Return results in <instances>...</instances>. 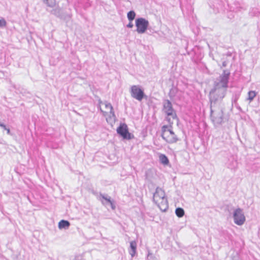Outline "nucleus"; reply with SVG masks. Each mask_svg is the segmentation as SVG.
<instances>
[{
    "mask_svg": "<svg viewBox=\"0 0 260 260\" xmlns=\"http://www.w3.org/2000/svg\"><path fill=\"white\" fill-rule=\"evenodd\" d=\"M43 2L47 7L50 8H53L56 4V0H43Z\"/></svg>",
    "mask_w": 260,
    "mask_h": 260,
    "instance_id": "17",
    "label": "nucleus"
},
{
    "mask_svg": "<svg viewBox=\"0 0 260 260\" xmlns=\"http://www.w3.org/2000/svg\"><path fill=\"white\" fill-rule=\"evenodd\" d=\"M249 13L251 15L256 16L258 15V14L260 13V12L258 11L257 8H253L250 10Z\"/></svg>",
    "mask_w": 260,
    "mask_h": 260,
    "instance_id": "22",
    "label": "nucleus"
},
{
    "mask_svg": "<svg viewBox=\"0 0 260 260\" xmlns=\"http://www.w3.org/2000/svg\"><path fill=\"white\" fill-rule=\"evenodd\" d=\"M137 251V243L135 241H132L130 242V246L128 249V252L131 256L134 257Z\"/></svg>",
    "mask_w": 260,
    "mask_h": 260,
    "instance_id": "13",
    "label": "nucleus"
},
{
    "mask_svg": "<svg viewBox=\"0 0 260 260\" xmlns=\"http://www.w3.org/2000/svg\"><path fill=\"white\" fill-rule=\"evenodd\" d=\"M51 13L57 18L67 22L69 21L72 16L71 13H68L64 9L58 6L52 9L51 11Z\"/></svg>",
    "mask_w": 260,
    "mask_h": 260,
    "instance_id": "6",
    "label": "nucleus"
},
{
    "mask_svg": "<svg viewBox=\"0 0 260 260\" xmlns=\"http://www.w3.org/2000/svg\"><path fill=\"white\" fill-rule=\"evenodd\" d=\"M3 128L4 130H6L7 131V134L9 135L12 136V134H11L10 132V129L9 128H8L5 124H4V127H1Z\"/></svg>",
    "mask_w": 260,
    "mask_h": 260,
    "instance_id": "26",
    "label": "nucleus"
},
{
    "mask_svg": "<svg viewBox=\"0 0 260 260\" xmlns=\"http://www.w3.org/2000/svg\"><path fill=\"white\" fill-rule=\"evenodd\" d=\"M117 133L124 140H129L134 138L133 135L128 132L127 125L125 123H120L117 127Z\"/></svg>",
    "mask_w": 260,
    "mask_h": 260,
    "instance_id": "8",
    "label": "nucleus"
},
{
    "mask_svg": "<svg viewBox=\"0 0 260 260\" xmlns=\"http://www.w3.org/2000/svg\"><path fill=\"white\" fill-rule=\"evenodd\" d=\"M105 105L106 109L109 108L110 109V113L112 115V116L115 117V113L114 112L113 108L112 105L107 102L105 103Z\"/></svg>",
    "mask_w": 260,
    "mask_h": 260,
    "instance_id": "21",
    "label": "nucleus"
},
{
    "mask_svg": "<svg viewBox=\"0 0 260 260\" xmlns=\"http://www.w3.org/2000/svg\"><path fill=\"white\" fill-rule=\"evenodd\" d=\"M92 194H94V195H95V196H97V198H98V197H99V196H98V193L96 191L92 190Z\"/></svg>",
    "mask_w": 260,
    "mask_h": 260,
    "instance_id": "30",
    "label": "nucleus"
},
{
    "mask_svg": "<svg viewBox=\"0 0 260 260\" xmlns=\"http://www.w3.org/2000/svg\"><path fill=\"white\" fill-rule=\"evenodd\" d=\"M129 92L131 96L139 101H141L145 96L143 89L139 85H132Z\"/></svg>",
    "mask_w": 260,
    "mask_h": 260,
    "instance_id": "7",
    "label": "nucleus"
},
{
    "mask_svg": "<svg viewBox=\"0 0 260 260\" xmlns=\"http://www.w3.org/2000/svg\"><path fill=\"white\" fill-rule=\"evenodd\" d=\"M233 218L234 222L238 225L243 224L245 221V217L242 210L240 208H238L235 210L233 214Z\"/></svg>",
    "mask_w": 260,
    "mask_h": 260,
    "instance_id": "10",
    "label": "nucleus"
},
{
    "mask_svg": "<svg viewBox=\"0 0 260 260\" xmlns=\"http://www.w3.org/2000/svg\"><path fill=\"white\" fill-rule=\"evenodd\" d=\"M237 161L233 159L232 161V164L231 165H228V168L231 169H234L237 167Z\"/></svg>",
    "mask_w": 260,
    "mask_h": 260,
    "instance_id": "23",
    "label": "nucleus"
},
{
    "mask_svg": "<svg viewBox=\"0 0 260 260\" xmlns=\"http://www.w3.org/2000/svg\"><path fill=\"white\" fill-rule=\"evenodd\" d=\"M230 75V73L228 70H223L222 73L214 82L213 87L210 91L209 94L211 107L221 102L225 97L229 87Z\"/></svg>",
    "mask_w": 260,
    "mask_h": 260,
    "instance_id": "1",
    "label": "nucleus"
},
{
    "mask_svg": "<svg viewBox=\"0 0 260 260\" xmlns=\"http://www.w3.org/2000/svg\"><path fill=\"white\" fill-rule=\"evenodd\" d=\"M227 63L225 61L222 62V65L223 67H225L226 66Z\"/></svg>",
    "mask_w": 260,
    "mask_h": 260,
    "instance_id": "31",
    "label": "nucleus"
},
{
    "mask_svg": "<svg viewBox=\"0 0 260 260\" xmlns=\"http://www.w3.org/2000/svg\"><path fill=\"white\" fill-rule=\"evenodd\" d=\"M214 106H210L211 119L215 126H218L224 122L223 112L222 109H213Z\"/></svg>",
    "mask_w": 260,
    "mask_h": 260,
    "instance_id": "4",
    "label": "nucleus"
},
{
    "mask_svg": "<svg viewBox=\"0 0 260 260\" xmlns=\"http://www.w3.org/2000/svg\"><path fill=\"white\" fill-rule=\"evenodd\" d=\"M153 200L161 210L166 211L168 208L167 199L165 191L161 188L158 187L156 188L153 193Z\"/></svg>",
    "mask_w": 260,
    "mask_h": 260,
    "instance_id": "3",
    "label": "nucleus"
},
{
    "mask_svg": "<svg viewBox=\"0 0 260 260\" xmlns=\"http://www.w3.org/2000/svg\"><path fill=\"white\" fill-rule=\"evenodd\" d=\"M175 213L178 217H182L184 215V211L183 208L178 207L176 209Z\"/></svg>",
    "mask_w": 260,
    "mask_h": 260,
    "instance_id": "20",
    "label": "nucleus"
},
{
    "mask_svg": "<svg viewBox=\"0 0 260 260\" xmlns=\"http://www.w3.org/2000/svg\"><path fill=\"white\" fill-rule=\"evenodd\" d=\"M136 13L134 11L131 10L129 11L127 14V17L129 21H133L136 17Z\"/></svg>",
    "mask_w": 260,
    "mask_h": 260,
    "instance_id": "18",
    "label": "nucleus"
},
{
    "mask_svg": "<svg viewBox=\"0 0 260 260\" xmlns=\"http://www.w3.org/2000/svg\"><path fill=\"white\" fill-rule=\"evenodd\" d=\"M70 225V223L68 220H61L58 223V228L59 229H68Z\"/></svg>",
    "mask_w": 260,
    "mask_h": 260,
    "instance_id": "15",
    "label": "nucleus"
},
{
    "mask_svg": "<svg viewBox=\"0 0 260 260\" xmlns=\"http://www.w3.org/2000/svg\"><path fill=\"white\" fill-rule=\"evenodd\" d=\"M134 25L132 23V21H129L128 24L126 25V26L128 28H132L133 27Z\"/></svg>",
    "mask_w": 260,
    "mask_h": 260,
    "instance_id": "29",
    "label": "nucleus"
},
{
    "mask_svg": "<svg viewBox=\"0 0 260 260\" xmlns=\"http://www.w3.org/2000/svg\"><path fill=\"white\" fill-rule=\"evenodd\" d=\"M169 96L170 97H172V96H174V89L173 88H172L170 90V93H169Z\"/></svg>",
    "mask_w": 260,
    "mask_h": 260,
    "instance_id": "28",
    "label": "nucleus"
},
{
    "mask_svg": "<svg viewBox=\"0 0 260 260\" xmlns=\"http://www.w3.org/2000/svg\"><path fill=\"white\" fill-rule=\"evenodd\" d=\"M7 25V22L4 18L0 19V27H4Z\"/></svg>",
    "mask_w": 260,
    "mask_h": 260,
    "instance_id": "25",
    "label": "nucleus"
},
{
    "mask_svg": "<svg viewBox=\"0 0 260 260\" xmlns=\"http://www.w3.org/2000/svg\"><path fill=\"white\" fill-rule=\"evenodd\" d=\"M256 95V92L255 91H249L248 93V98L247 100H249V102H251L253 100L254 98L255 97Z\"/></svg>",
    "mask_w": 260,
    "mask_h": 260,
    "instance_id": "19",
    "label": "nucleus"
},
{
    "mask_svg": "<svg viewBox=\"0 0 260 260\" xmlns=\"http://www.w3.org/2000/svg\"><path fill=\"white\" fill-rule=\"evenodd\" d=\"M98 199L100 201L103 205H106L108 203H111V198L107 194H103L100 193Z\"/></svg>",
    "mask_w": 260,
    "mask_h": 260,
    "instance_id": "12",
    "label": "nucleus"
},
{
    "mask_svg": "<svg viewBox=\"0 0 260 260\" xmlns=\"http://www.w3.org/2000/svg\"><path fill=\"white\" fill-rule=\"evenodd\" d=\"M166 120L170 124V125H164L161 127V137L167 143L173 144L176 143L179 139L172 129L173 122L171 118L166 117Z\"/></svg>",
    "mask_w": 260,
    "mask_h": 260,
    "instance_id": "2",
    "label": "nucleus"
},
{
    "mask_svg": "<svg viewBox=\"0 0 260 260\" xmlns=\"http://www.w3.org/2000/svg\"><path fill=\"white\" fill-rule=\"evenodd\" d=\"M0 126L1 127H4V124L0 122Z\"/></svg>",
    "mask_w": 260,
    "mask_h": 260,
    "instance_id": "32",
    "label": "nucleus"
},
{
    "mask_svg": "<svg viewBox=\"0 0 260 260\" xmlns=\"http://www.w3.org/2000/svg\"><path fill=\"white\" fill-rule=\"evenodd\" d=\"M240 95L241 92L239 91H236L234 93L232 98V103L233 105H235V106H237L238 104L237 101L239 99Z\"/></svg>",
    "mask_w": 260,
    "mask_h": 260,
    "instance_id": "14",
    "label": "nucleus"
},
{
    "mask_svg": "<svg viewBox=\"0 0 260 260\" xmlns=\"http://www.w3.org/2000/svg\"><path fill=\"white\" fill-rule=\"evenodd\" d=\"M163 108L164 112L168 116L167 117L172 118L173 119L177 118L176 111L173 107L171 102L169 100H164L163 101Z\"/></svg>",
    "mask_w": 260,
    "mask_h": 260,
    "instance_id": "5",
    "label": "nucleus"
},
{
    "mask_svg": "<svg viewBox=\"0 0 260 260\" xmlns=\"http://www.w3.org/2000/svg\"><path fill=\"white\" fill-rule=\"evenodd\" d=\"M136 26L137 27V31L139 34L144 33L149 25V22L148 20L144 18H138L136 19Z\"/></svg>",
    "mask_w": 260,
    "mask_h": 260,
    "instance_id": "9",
    "label": "nucleus"
},
{
    "mask_svg": "<svg viewBox=\"0 0 260 260\" xmlns=\"http://www.w3.org/2000/svg\"><path fill=\"white\" fill-rule=\"evenodd\" d=\"M225 0H214L213 4V9L215 12L222 10L224 8Z\"/></svg>",
    "mask_w": 260,
    "mask_h": 260,
    "instance_id": "11",
    "label": "nucleus"
},
{
    "mask_svg": "<svg viewBox=\"0 0 260 260\" xmlns=\"http://www.w3.org/2000/svg\"><path fill=\"white\" fill-rule=\"evenodd\" d=\"M109 204H110L111 205V208L113 209V210H114L116 208L115 207V205H114V201L113 200H112L111 201V203H109Z\"/></svg>",
    "mask_w": 260,
    "mask_h": 260,
    "instance_id": "27",
    "label": "nucleus"
},
{
    "mask_svg": "<svg viewBox=\"0 0 260 260\" xmlns=\"http://www.w3.org/2000/svg\"><path fill=\"white\" fill-rule=\"evenodd\" d=\"M99 102L100 104H102V102L101 100H99Z\"/></svg>",
    "mask_w": 260,
    "mask_h": 260,
    "instance_id": "33",
    "label": "nucleus"
},
{
    "mask_svg": "<svg viewBox=\"0 0 260 260\" xmlns=\"http://www.w3.org/2000/svg\"><path fill=\"white\" fill-rule=\"evenodd\" d=\"M159 159L160 160V162L164 165H167L169 163V160L167 156L164 154H161L159 156Z\"/></svg>",
    "mask_w": 260,
    "mask_h": 260,
    "instance_id": "16",
    "label": "nucleus"
},
{
    "mask_svg": "<svg viewBox=\"0 0 260 260\" xmlns=\"http://www.w3.org/2000/svg\"><path fill=\"white\" fill-rule=\"evenodd\" d=\"M147 260H157V258L149 251L147 254Z\"/></svg>",
    "mask_w": 260,
    "mask_h": 260,
    "instance_id": "24",
    "label": "nucleus"
}]
</instances>
